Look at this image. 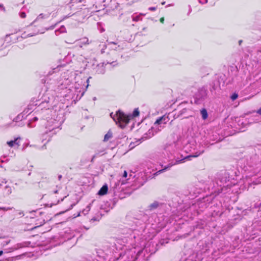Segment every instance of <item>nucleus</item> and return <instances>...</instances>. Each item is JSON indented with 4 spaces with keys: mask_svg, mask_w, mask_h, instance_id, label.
<instances>
[{
    "mask_svg": "<svg viewBox=\"0 0 261 261\" xmlns=\"http://www.w3.org/2000/svg\"><path fill=\"white\" fill-rule=\"evenodd\" d=\"M164 4H165V2L162 3V5H164Z\"/></svg>",
    "mask_w": 261,
    "mask_h": 261,
    "instance_id": "obj_26",
    "label": "nucleus"
},
{
    "mask_svg": "<svg viewBox=\"0 0 261 261\" xmlns=\"http://www.w3.org/2000/svg\"><path fill=\"white\" fill-rule=\"evenodd\" d=\"M51 126H52V124H51V125H50V124H49V130H50L53 129V128H53V127H51Z\"/></svg>",
    "mask_w": 261,
    "mask_h": 261,
    "instance_id": "obj_20",
    "label": "nucleus"
},
{
    "mask_svg": "<svg viewBox=\"0 0 261 261\" xmlns=\"http://www.w3.org/2000/svg\"><path fill=\"white\" fill-rule=\"evenodd\" d=\"M200 154V153H199V154H195V155H191V156H192V157H197L198 156H199V155ZM190 157H191V156H187V157L185 158L184 159V160H185V159H187V158H189ZM183 160H184V159H183ZM181 161H176V163H175V164H178V163H180V162H181Z\"/></svg>",
    "mask_w": 261,
    "mask_h": 261,
    "instance_id": "obj_8",
    "label": "nucleus"
},
{
    "mask_svg": "<svg viewBox=\"0 0 261 261\" xmlns=\"http://www.w3.org/2000/svg\"><path fill=\"white\" fill-rule=\"evenodd\" d=\"M12 193V189L10 187L6 186L3 191V194L4 196H7Z\"/></svg>",
    "mask_w": 261,
    "mask_h": 261,
    "instance_id": "obj_4",
    "label": "nucleus"
},
{
    "mask_svg": "<svg viewBox=\"0 0 261 261\" xmlns=\"http://www.w3.org/2000/svg\"><path fill=\"white\" fill-rule=\"evenodd\" d=\"M164 17H162V18L160 19V21H161V22L163 23V22H164Z\"/></svg>",
    "mask_w": 261,
    "mask_h": 261,
    "instance_id": "obj_19",
    "label": "nucleus"
},
{
    "mask_svg": "<svg viewBox=\"0 0 261 261\" xmlns=\"http://www.w3.org/2000/svg\"><path fill=\"white\" fill-rule=\"evenodd\" d=\"M112 137V133L111 131H109L105 136L103 141H108L109 139Z\"/></svg>",
    "mask_w": 261,
    "mask_h": 261,
    "instance_id": "obj_6",
    "label": "nucleus"
},
{
    "mask_svg": "<svg viewBox=\"0 0 261 261\" xmlns=\"http://www.w3.org/2000/svg\"><path fill=\"white\" fill-rule=\"evenodd\" d=\"M168 121V117L164 115L156 120L152 128L154 129L156 132L160 131L163 128V125L166 124Z\"/></svg>",
    "mask_w": 261,
    "mask_h": 261,
    "instance_id": "obj_2",
    "label": "nucleus"
},
{
    "mask_svg": "<svg viewBox=\"0 0 261 261\" xmlns=\"http://www.w3.org/2000/svg\"><path fill=\"white\" fill-rule=\"evenodd\" d=\"M204 2L206 3L207 2V0H204Z\"/></svg>",
    "mask_w": 261,
    "mask_h": 261,
    "instance_id": "obj_25",
    "label": "nucleus"
},
{
    "mask_svg": "<svg viewBox=\"0 0 261 261\" xmlns=\"http://www.w3.org/2000/svg\"><path fill=\"white\" fill-rule=\"evenodd\" d=\"M82 43L83 44H88V39L87 38H84L83 40H82Z\"/></svg>",
    "mask_w": 261,
    "mask_h": 261,
    "instance_id": "obj_14",
    "label": "nucleus"
},
{
    "mask_svg": "<svg viewBox=\"0 0 261 261\" xmlns=\"http://www.w3.org/2000/svg\"><path fill=\"white\" fill-rule=\"evenodd\" d=\"M110 115L116 123L119 124V126L121 128H123L125 126L130 119L129 116L125 115L120 111H117L114 115L111 113Z\"/></svg>",
    "mask_w": 261,
    "mask_h": 261,
    "instance_id": "obj_1",
    "label": "nucleus"
},
{
    "mask_svg": "<svg viewBox=\"0 0 261 261\" xmlns=\"http://www.w3.org/2000/svg\"><path fill=\"white\" fill-rule=\"evenodd\" d=\"M259 257H260V261H261V252L260 253Z\"/></svg>",
    "mask_w": 261,
    "mask_h": 261,
    "instance_id": "obj_23",
    "label": "nucleus"
},
{
    "mask_svg": "<svg viewBox=\"0 0 261 261\" xmlns=\"http://www.w3.org/2000/svg\"><path fill=\"white\" fill-rule=\"evenodd\" d=\"M55 120H51V122H50V123H53L54 122Z\"/></svg>",
    "mask_w": 261,
    "mask_h": 261,
    "instance_id": "obj_22",
    "label": "nucleus"
},
{
    "mask_svg": "<svg viewBox=\"0 0 261 261\" xmlns=\"http://www.w3.org/2000/svg\"><path fill=\"white\" fill-rule=\"evenodd\" d=\"M19 138H17L14 140L8 141L7 144L10 147H14L15 146H18L19 145Z\"/></svg>",
    "mask_w": 261,
    "mask_h": 261,
    "instance_id": "obj_3",
    "label": "nucleus"
},
{
    "mask_svg": "<svg viewBox=\"0 0 261 261\" xmlns=\"http://www.w3.org/2000/svg\"><path fill=\"white\" fill-rule=\"evenodd\" d=\"M66 29L64 27H62L58 31H57L56 32H60V33H64L65 32Z\"/></svg>",
    "mask_w": 261,
    "mask_h": 261,
    "instance_id": "obj_12",
    "label": "nucleus"
},
{
    "mask_svg": "<svg viewBox=\"0 0 261 261\" xmlns=\"http://www.w3.org/2000/svg\"><path fill=\"white\" fill-rule=\"evenodd\" d=\"M201 113L202 116L204 119H205L207 118V112L205 110L203 109V110H201Z\"/></svg>",
    "mask_w": 261,
    "mask_h": 261,
    "instance_id": "obj_7",
    "label": "nucleus"
},
{
    "mask_svg": "<svg viewBox=\"0 0 261 261\" xmlns=\"http://www.w3.org/2000/svg\"><path fill=\"white\" fill-rule=\"evenodd\" d=\"M156 9V7H150L149 8V10L150 11H155Z\"/></svg>",
    "mask_w": 261,
    "mask_h": 261,
    "instance_id": "obj_17",
    "label": "nucleus"
},
{
    "mask_svg": "<svg viewBox=\"0 0 261 261\" xmlns=\"http://www.w3.org/2000/svg\"><path fill=\"white\" fill-rule=\"evenodd\" d=\"M108 189V188L107 185L103 186L99 191L98 194L100 195H105L107 193Z\"/></svg>",
    "mask_w": 261,
    "mask_h": 261,
    "instance_id": "obj_5",
    "label": "nucleus"
},
{
    "mask_svg": "<svg viewBox=\"0 0 261 261\" xmlns=\"http://www.w3.org/2000/svg\"><path fill=\"white\" fill-rule=\"evenodd\" d=\"M127 173L126 171H124L123 174V177L124 178H126L127 177Z\"/></svg>",
    "mask_w": 261,
    "mask_h": 261,
    "instance_id": "obj_16",
    "label": "nucleus"
},
{
    "mask_svg": "<svg viewBox=\"0 0 261 261\" xmlns=\"http://www.w3.org/2000/svg\"><path fill=\"white\" fill-rule=\"evenodd\" d=\"M257 113L261 115V108L257 111Z\"/></svg>",
    "mask_w": 261,
    "mask_h": 261,
    "instance_id": "obj_18",
    "label": "nucleus"
},
{
    "mask_svg": "<svg viewBox=\"0 0 261 261\" xmlns=\"http://www.w3.org/2000/svg\"><path fill=\"white\" fill-rule=\"evenodd\" d=\"M3 254V251H0V256L2 255Z\"/></svg>",
    "mask_w": 261,
    "mask_h": 261,
    "instance_id": "obj_21",
    "label": "nucleus"
},
{
    "mask_svg": "<svg viewBox=\"0 0 261 261\" xmlns=\"http://www.w3.org/2000/svg\"><path fill=\"white\" fill-rule=\"evenodd\" d=\"M139 112L138 110L135 109L133 112V115L134 117H136L139 115Z\"/></svg>",
    "mask_w": 261,
    "mask_h": 261,
    "instance_id": "obj_9",
    "label": "nucleus"
},
{
    "mask_svg": "<svg viewBox=\"0 0 261 261\" xmlns=\"http://www.w3.org/2000/svg\"><path fill=\"white\" fill-rule=\"evenodd\" d=\"M171 166L172 165H169L167 167H165L164 169L159 170L158 172H156V174L162 173L163 171L171 167Z\"/></svg>",
    "mask_w": 261,
    "mask_h": 261,
    "instance_id": "obj_13",
    "label": "nucleus"
},
{
    "mask_svg": "<svg viewBox=\"0 0 261 261\" xmlns=\"http://www.w3.org/2000/svg\"><path fill=\"white\" fill-rule=\"evenodd\" d=\"M20 16L21 18H25L26 16V14L24 12H21L20 14Z\"/></svg>",
    "mask_w": 261,
    "mask_h": 261,
    "instance_id": "obj_15",
    "label": "nucleus"
},
{
    "mask_svg": "<svg viewBox=\"0 0 261 261\" xmlns=\"http://www.w3.org/2000/svg\"><path fill=\"white\" fill-rule=\"evenodd\" d=\"M238 97V95L237 93H233L231 96V98L232 100H236Z\"/></svg>",
    "mask_w": 261,
    "mask_h": 261,
    "instance_id": "obj_11",
    "label": "nucleus"
},
{
    "mask_svg": "<svg viewBox=\"0 0 261 261\" xmlns=\"http://www.w3.org/2000/svg\"><path fill=\"white\" fill-rule=\"evenodd\" d=\"M37 120V118L36 117H35V118H34V120H35V121H36Z\"/></svg>",
    "mask_w": 261,
    "mask_h": 261,
    "instance_id": "obj_24",
    "label": "nucleus"
},
{
    "mask_svg": "<svg viewBox=\"0 0 261 261\" xmlns=\"http://www.w3.org/2000/svg\"><path fill=\"white\" fill-rule=\"evenodd\" d=\"M140 15H137L133 17V20L135 21H138L140 20Z\"/></svg>",
    "mask_w": 261,
    "mask_h": 261,
    "instance_id": "obj_10",
    "label": "nucleus"
}]
</instances>
